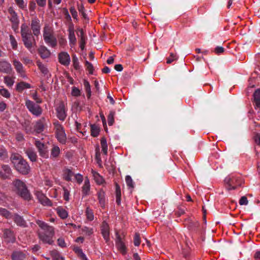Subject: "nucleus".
I'll use <instances>...</instances> for the list:
<instances>
[{
	"mask_svg": "<svg viewBox=\"0 0 260 260\" xmlns=\"http://www.w3.org/2000/svg\"><path fill=\"white\" fill-rule=\"evenodd\" d=\"M36 222L39 227L44 231L38 232L40 240L43 243L52 244L53 243L52 238L54 235V228L40 220H37Z\"/></svg>",
	"mask_w": 260,
	"mask_h": 260,
	"instance_id": "nucleus-1",
	"label": "nucleus"
},
{
	"mask_svg": "<svg viewBox=\"0 0 260 260\" xmlns=\"http://www.w3.org/2000/svg\"><path fill=\"white\" fill-rule=\"evenodd\" d=\"M11 160L16 170L23 175L28 174L30 168L28 163L18 154H13L11 156Z\"/></svg>",
	"mask_w": 260,
	"mask_h": 260,
	"instance_id": "nucleus-2",
	"label": "nucleus"
},
{
	"mask_svg": "<svg viewBox=\"0 0 260 260\" xmlns=\"http://www.w3.org/2000/svg\"><path fill=\"white\" fill-rule=\"evenodd\" d=\"M21 34L25 47L32 53L36 41L28 26L25 23L21 25Z\"/></svg>",
	"mask_w": 260,
	"mask_h": 260,
	"instance_id": "nucleus-3",
	"label": "nucleus"
},
{
	"mask_svg": "<svg viewBox=\"0 0 260 260\" xmlns=\"http://www.w3.org/2000/svg\"><path fill=\"white\" fill-rule=\"evenodd\" d=\"M14 191L21 198L29 200L31 198L30 194L24 182L19 179H15L13 182Z\"/></svg>",
	"mask_w": 260,
	"mask_h": 260,
	"instance_id": "nucleus-4",
	"label": "nucleus"
},
{
	"mask_svg": "<svg viewBox=\"0 0 260 260\" xmlns=\"http://www.w3.org/2000/svg\"><path fill=\"white\" fill-rule=\"evenodd\" d=\"M43 36L45 43L51 47H54L57 45V40L54 35V31L51 27L45 25L43 28Z\"/></svg>",
	"mask_w": 260,
	"mask_h": 260,
	"instance_id": "nucleus-5",
	"label": "nucleus"
},
{
	"mask_svg": "<svg viewBox=\"0 0 260 260\" xmlns=\"http://www.w3.org/2000/svg\"><path fill=\"white\" fill-rule=\"evenodd\" d=\"M67 104L63 101H58L55 106V110L57 118L61 121H64L67 116Z\"/></svg>",
	"mask_w": 260,
	"mask_h": 260,
	"instance_id": "nucleus-6",
	"label": "nucleus"
},
{
	"mask_svg": "<svg viewBox=\"0 0 260 260\" xmlns=\"http://www.w3.org/2000/svg\"><path fill=\"white\" fill-rule=\"evenodd\" d=\"M54 125L56 131V138L60 143L65 144L67 138L62 126L58 122H55Z\"/></svg>",
	"mask_w": 260,
	"mask_h": 260,
	"instance_id": "nucleus-7",
	"label": "nucleus"
},
{
	"mask_svg": "<svg viewBox=\"0 0 260 260\" xmlns=\"http://www.w3.org/2000/svg\"><path fill=\"white\" fill-rule=\"evenodd\" d=\"M25 106L28 110L36 116H39L42 113V109L41 107L34 103L29 100H26L25 101Z\"/></svg>",
	"mask_w": 260,
	"mask_h": 260,
	"instance_id": "nucleus-8",
	"label": "nucleus"
},
{
	"mask_svg": "<svg viewBox=\"0 0 260 260\" xmlns=\"http://www.w3.org/2000/svg\"><path fill=\"white\" fill-rule=\"evenodd\" d=\"M39 202L44 206H52L51 201L41 191L36 190L35 192Z\"/></svg>",
	"mask_w": 260,
	"mask_h": 260,
	"instance_id": "nucleus-9",
	"label": "nucleus"
},
{
	"mask_svg": "<svg viewBox=\"0 0 260 260\" xmlns=\"http://www.w3.org/2000/svg\"><path fill=\"white\" fill-rule=\"evenodd\" d=\"M31 29L35 36H38L40 34L41 24L40 21L37 18H34L30 23Z\"/></svg>",
	"mask_w": 260,
	"mask_h": 260,
	"instance_id": "nucleus-10",
	"label": "nucleus"
},
{
	"mask_svg": "<svg viewBox=\"0 0 260 260\" xmlns=\"http://www.w3.org/2000/svg\"><path fill=\"white\" fill-rule=\"evenodd\" d=\"M116 246L122 254H125L126 253V248L122 238L117 232L116 233Z\"/></svg>",
	"mask_w": 260,
	"mask_h": 260,
	"instance_id": "nucleus-11",
	"label": "nucleus"
},
{
	"mask_svg": "<svg viewBox=\"0 0 260 260\" xmlns=\"http://www.w3.org/2000/svg\"><path fill=\"white\" fill-rule=\"evenodd\" d=\"M101 234L107 243L110 240V228L109 224L106 222L103 221L101 226Z\"/></svg>",
	"mask_w": 260,
	"mask_h": 260,
	"instance_id": "nucleus-12",
	"label": "nucleus"
},
{
	"mask_svg": "<svg viewBox=\"0 0 260 260\" xmlns=\"http://www.w3.org/2000/svg\"><path fill=\"white\" fill-rule=\"evenodd\" d=\"M58 60L61 64L69 66L71 62L70 55L67 52H61L58 54Z\"/></svg>",
	"mask_w": 260,
	"mask_h": 260,
	"instance_id": "nucleus-13",
	"label": "nucleus"
},
{
	"mask_svg": "<svg viewBox=\"0 0 260 260\" xmlns=\"http://www.w3.org/2000/svg\"><path fill=\"white\" fill-rule=\"evenodd\" d=\"M3 237L5 242L7 243H14L15 241V237L13 232L10 229L3 230Z\"/></svg>",
	"mask_w": 260,
	"mask_h": 260,
	"instance_id": "nucleus-14",
	"label": "nucleus"
},
{
	"mask_svg": "<svg viewBox=\"0 0 260 260\" xmlns=\"http://www.w3.org/2000/svg\"><path fill=\"white\" fill-rule=\"evenodd\" d=\"M35 144L38 149L40 155L42 157L47 158L48 157V151L44 144L39 141H36Z\"/></svg>",
	"mask_w": 260,
	"mask_h": 260,
	"instance_id": "nucleus-15",
	"label": "nucleus"
},
{
	"mask_svg": "<svg viewBox=\"0 0 260 260\" xmlns=\"http://www.w3.org/2000/svg\"><path fill=\"white\" fill-rule=\"evenodd\" d=\"M13 62L14 68L17 73L19 74L21 77L25 78L26 75L22 64L19 61L16 59L13 60Z\"/></svg>",
	"mask_w": 260,
	"mask_h": 260,
	"instance_id": "nucleus-16",
	"label": "nucleus"
},
{
	"mask_svg": "<svg viewBox=\"0 0 260 260\" xmlns=\"http://www.w3.org/2000/svg\"><path fill=\"white\" fill-rule=\"evenodd\" d=\"M68 39L69 45L71 48H74L77 43V39L75 34V30L73 27H70L68 29Z\"/></svg>",
	"mask_w": 260,
	"mask_h": 260,
	"instance_id": "nucleus-17",
	"label": "nucleus"
},
{
	"mask_svg": "<svg viewBox=\"0 0 260 260\" xmlns=\"http://www.w3.org/2000/svg\"><path fill=\"white\" fill-rule=\"evenodd\" d=\"M11 64L5 60H0V72L4 73H10L12 71Z\"/></svg>",
	"mask_w": 260,
	"mask_h": 260,
	"instance_id": "nucleus-18",
	"label": "nucleus"
},
{
	"mask_svg": "<svg viewBox=\"0 0 260 260\" xmlns=\"http://www.w3.org/2000/svg\"><path fill=\"white\" fill-rule=\"evenodd\" d=\"M237 181L236 178L234 176L230 177L228 176L225 178L224 181L226 184V188L228 190H230L232 189H235L236 188V186L234 185L235 182Z\"/></svg>",
	"mask_w": 260,
	"mask_h": 260,
	"instance_id": "nucleus-19",
	"label": "nucleus"
},
{
	"mask_svg": "<svg viewBox=\"0 0 260 260\" xmlns=\"http://www.w3.org/2000/svg\"><path fill=\"white\" fill-rule=\"evenodd\" d=\"M2 171H0V177L3 179L8 178L11 173V170L8 165H3L2 167Z\"/></svg>",
	"mask_w": 260,
	"mask_h": 260,
	"instance_id": "nucleus-20",
	"label": "nucleus"
},
{
	"mask_svg": "<svg viewBox=\"0 0 260 260\" xmlns=\"http://www.w3.org/2000/svg\"><path fill=\"white\" fill-rule=\"evenodd\" d=\"M9 11L11 14V18L10 20L13 23L12 28L14 31H16L18 29L19 20L15 12H14L12 10H10Z\"/></svg>",
	"mask_w": 260,
	"mask_h": 260,
	"instance_id": "nucleus-21",
	"label": "nucleus"
},
{
	"mask_svg": "<svg viewBox=\"0 0 260 260\" xmlns=\"http://www.w3.org/2000/svg\"><path fill=\"white\" fill-rule=\"evenodd\" d=\"M98 198L101 207L104 208L106 204L105 192L103 189L100 190L98 193Z\"/></svg>",
	"mask_w": 260,
	"mask_h": 260,
	"instance_id": "nucleus-22",
	"label": "nucleus"
},
{
	"mask_svg": "<svg viewBox=\"0 0 260 260\" xmlns=\"http://www.w3.org/2000/svg\"><path fill=\"white\" fill-rule=\"evenodd\" d=\"M12 260H24L26 257V254L22 251H14L12 254Z\"/></svg>",
	"mask_w": 260,
	"mask_h": 260,
	"instance_id": "nucleus-23",
	"label": "nucleus"
},
{
	"mask_svg": "<svg viewBox=\"0 0 260 260\" xmlns=\"http://www.w3.org/2000/svg\"><path fill=\"white\" fill-rule=\"evenodd\" d=\"M39 53L42 58H47L50 55V51L45 46H41L39 49Z\"/></svg>",
	"mask_w": 260,
	"mask_h": 260,
	"instance_id": "nucleus-24",
	"label": "nucleus"
},
{
	"mask_svg": "<svg viewBox=\"0 0 260 260\" xmlns=\"http://www.w3.org/2000/svg\"><path fill=\"white\" fill-rule=\"evenodd\" d=\"M55 210L61 218L66 219L68 217V212L62 207H58Z\"/></svg>",
	"mask_w": 260,
	"mask_h": 260,
	"instance_id": "nucleus-25",
	"label": "nucleus"
},
{
	"mask_svg": "<svg viewBox=\"0 0 260 260\" xmlns=\"http://www.w3.org/2000/svg\"><path fill=\"white\" fill-rule=\"evenodd\" d=\"M90 188V185L89 180L86 178L84 182L83 186H82V192L84 196H86L88 194Z\"/></svg>",
	"mask_w": 260,
	"mask_h": 260,
	"instance_id": "nucleus-26",
	"label": "nucleus"
},
{
	"mask_svg": "<svg viewBox=\"0 0 260 260\" xmlns=\"http://www.w3.org/2000/svg\"><path fill=\"white\" fill-rule=\"evenodd\" d=\"M74 174L72 171L69 169H66L63 170V178L67 181H71Z\"/></svg>",
	"mask_w": 260,
	"mask_h": 260,
	"instance_id": "nucleus-27",
	"label": "nucleus"
},
{
	"mask_svg": "<svg viewBox=\"0 0 260 260\" xmlns=\"http://www.w3.org/2000/svg\"><path fill=\"white\" fill-rule=\"evenodd\" d=\"M8 158L7 149L3 145H0V160H6Z\"/></svg>",
	"mask_w": 260,
	"mask_h": 260,
	"instance_id": "nucleus-28",
	"label": "nucleus"
},
{
	"mask_svg": "<svg viewBox=\"0 0 260 260\" xmlns=\"http://www.w3.org/2000/svg\"><path fill=\"white\" fill-rule=\"evenodd\" d=\"M30 88V85L24 82H19L16 85V90L18 91H22L25 89H29Z\"/></svg>",
	"mask_w": 260,
	"mask_h": 260,
	"instance_id": "nucleus-29",
	"label": "nucleus"
},
{
	"mask_svg": "<svg viewBox=\"0 0 260 260\" xmlns=\"http://www.w3.org/2000/svg\"><path fill=\"white\" fill-rule=\"evenodd\" d=\"M115 195H116V202L119 205L121 203V189L120 186L118 184L115 185Z\"/></svg>",
	"mask_w": 260,
	"mask_h": 260,
	"instance_id": "nucleus-30",
	"label": "nucleus"
},
{
	"mask_svg": "<svg viewBox=\"0 0 260 260\" xmlns=\"http://www.w3.org/2000/svg\"><path fill=\"white\" fill-rule=\"evenodd\" d=\"M60 153V150L58 146L56 145H53V147L51 150V158H56L57 157Z\"/></svg>",
	"mask_w": 260,
	"mask_h": 260,
	"instance_id": "nucleus-31",
	"label": "nucleus"
},
{
	"mask_svg": "<svg viewBox=\"0 0 260 260\" xmlns=\"http://www.w3.org/2000/svg\"><path fill=\"white\" fill-rule=\"evenodd\" d=\"M25 153L31 161H36L37 160V155L34 150L28 149L26 150Z\"/></svg>",
	"mask_w": 260,
	"mask_h": 260,
	"instance_id": "nucleus-32",
	"label": "nucleus"
},
{
	"mask_svg": "<svg viewBox=\"0 0 260 260\" xmlns=\"http://www.w3.org/2000/svg\"><path fill=\"white\" fill-rule=\"evenodd\" d=\"M101 144L102 147V151L105 155H107L108 153V145L107 143L106 139L103 137L101 140Z\"/></svg>",
	"mask_w": 260,
	"mask_h": 260,
	"instance_id": "nucleus-33",
	"label": "nucleus"
},
{
	"mask_svg": "<svg viewBox=\"0 0 260 260\" xmlns=\"http://www.w3.org/2000/svg\"><path fill=\"white\" fill-rule=\"evenodd\" d=\"M254 101L255 106L257 108L260 107V89H257L253 94Z\"/></svg>",
	"mask_w": 260,
	"mask_h": 260,
	"instance_id": "nucleus-34",
	"label": "nucleus"
},
{
	"mask_svg": "<svg viewBox=\"0 0 260 260\" xmlns=\"http://www.w3.org/2000/svg\"><path fill=\"white\" fill-rule=\"evenodd\" d=\"M14 219L15 222L17 224V225L21 226H25V221L20 216L18 215H15Z\"/></svg>",
	"mask_w": 260,
	"mask_h": 260,
	"instance_id": "nucleus-35",
	"label": "nucleus"
},
{
	"mask_svg": "<svg viewBox=\"0 0 260 260\" xmlns=\"http://www.w3.org/2000/svg\"><path fill=\"white\" fill-rule=\"evenodd\" d=\"M92 174L96 182L99 184L103 183L104 180L101 176L96 172L92 170Z\"/></svg>",
	"mask_w": 260,
	"mask_h": 260,
	"instance_id": "nucleus-36",
	"label": "nucleus"
},
{
	"mask_svg": "<svg viewBox=\"0 0 260 260\" xmlns=\"http://www.w3.org/2000/svg\"><path fill=\"white\" fill-rule=\"evenodd\" d=\"M37 64L40 70V71L44 75H46L48 74L49 71L47 68L40 61H37Z\"/></svg>",
	"mask_w": 260,
	"mask_h": 260,
	"instance_id": "nucleus-37",
	"label": "nucleus"
},
{
	"mask_svg": "<svg viewBox=\"0 0 260 260\" xmlns=\"http://www.w3.org/2000/svg\"><path fill=\"white\" fill-rule=\"evenodd\" d=\"M90 127L91 136L94 137H97L100 132V128L98 126L95 124H91Z\"/></svg>",
	"mask_w": 260,
	"mask_h": 260,
	"instance_id": "nucleus-38",
	"label": "nucleus"
},
{
	"mask_svg": "<svg viewBox=\"0 0 260 260\" xmlns=\"http://www.w3.org/2000/svg\"><path fill=\"white\" fill-rule=\"evenodd\" d=\"M93 233V229L91 228L84 226L81 229V234L86 236H90Z\"/></svg>",
	"mask_w": 260,
	"mask_h": 260,
	"instance_id": "nucleus-39",
	"label": "nucleus"
},
{
	"mask_svg": "<svg viewBox=\"0 0 260 260\" xmlns=\"http://www.w3.org/2000/svg\"><path fill=\"white\" fill-rule=\"evenodd\" d=\"M83 85L85 89L86 92H87V96L88 98H90L91 94L90 85L89 82L87 80H84Z\"/></svg>",
	"mask_w": 260,
	"mask_h": 260,
	"instance_id": "nucleus-40",
	"label": "nucleus"
},
{
	"mask_svg": "<svg viewBox=\"0 0 260 260\" xmlns=\"http://www.w3.org/2000/svg\"><path fill=\"white\" fill-rule=\"evenodd\" d=\"M0 214L2 216L5 217L7 219H10L12 217V214L7 209L4 208H0Z\"/></svg>",
	"mask_w": 260,
	"mask_h": 260,
	"instance_id": "nucleus-41",
	"label": "nucleus"
},
{
	"mask_svg": "<svg viewBox=\"0 0 260 260\" xmlns=\"http://www.w3.org/2000/svg\"><path fill=\"white\" fill-rule=\"evenodd\" d=\"M86 215L87 219L89 221H92L94 219V214L92 210L89 207L86 210Z\"/></svg>",
	"mask_w": 260,
	"mask_h": 260,
	"instance_id": "nucleus-42",
	"label": "nucleus"
},
{
	"mask_svg": "<svg viewBox=\"0 0 260 260\" xmlns=\"http://www.w3.org/2000/svg\"><path fill=\"white\" fill-rule=\"evenodd\" d=\"M73 66L75 69L79 70L80 69V64L78 58L77 56L74 54L72 56Z\"/></svg>",
	"mask_w": 260,
	"mask_h": 260,
	"instance_id": "nucleus-43",
	"label": "nucleus"
},
{
	"mask_svg": "<svg viewBox=\"0 0 260 260\" xmlns=\"http://www.w3.org/2000/svg\"><path fill=\"white\" fill-rule=\"evenodd\" d=\"M4 82L8 87H11L14 83V80L10 77L6 76L4 78Z\"/></svg>",
	"mask_w": 260,
	"mask_h": 260,
	"instance_id": "nucleus-44",
	"label": "nucleus"
},
{
	"mask_svg": "<svg viewBox=\"0 0 260 260\" xmlns=\"http://www.w3.org/2000/svg\"><path fill=\"white\" fill-rule=\"evenodd\" d=\"M51 254L53 260H64L63 257L60 256L59 253L56 250L52 251L51 252Z\"/></svg>",
	"mask_w": 260,
	"mask_h": 260,
	"instance_id": "nucleus-45",
	"label": "nucleus"
},
{
	"mask_svg": "<svg viewBox=\"0 0 260 260\" xmlns=\"http://www.w3.org/2000/svg\"><path fill=\"white\" fill-rule=\"evenodd\" d=\"M10 41L12 48L16 50L17 48V42L13 35H10Z\"/></svg>",
	"mask_w": 260,
	"mask_h": 260,
	"instance_id": "nucleus-46",
	"label": "nucleus"
},
{
	"mask_svg": "<svg viewBox=\"0 0 260 260\" xmlns=\"http://www.w3.org/2000/svg\"><path fill=\"white\" fill-rule=\"evenodd\" d=\"M114 111H110L109 115L108 116V122L109 125H112L114 122V116L115 115Z\"/></svg>",
	"mask_w": 260,
	"mask_h": 260,
	"instance_id": "nucleus-47",
	"label": "nucleus"
},
{
	"mask_svg": "<svg viewBox=\"0 0 260 260\" xmlns=\"http://www.w3.org/2000/svg\"><path fill=\"white\" fill-rule=\"evenodd\" d=\"M0 94L4 98L9 99L11 96V93L6 88H2L0 89Z\"/></svg>",
	"mask_w": 260,
	"mask_h": 260,
	"instance_id": "nucleus-48",
	"label": "nucleus"
},
{
	"mask_svg": "<svg viewBox=\"0 0 260 260\" xmlns=\"http://www.w3.org/2000/svg\"><path fill=\"white\" fill-rule=\"evenodd\" d=\"M125 182H126L127 185L128 187H129L131 188L134 187V183L133 182V180L132 177L129 175L126 176Z\"/></svg>",
	"mask_w": 260,
	"mask_h": 260,
	"instance_id": "nucleus-49",
	"label": "nucleus"
},
{
	"mask_svg": "<svg viewBox=\"0 0 260 260\" xmlns=\"http://www.w3.org/2000/svg\"><path fill=\"white\" fill-rule=\"evenodd\" d=\"M85 66L86 67V69L89 72V73L91 75L93 74V71H94V68H93V66L92 64V63L89 62L88 61L86 60L85 61Z\"/></svg>",
	"mask_w": 260,
	"mask_h": 260,
	"instance_id": "nucleus-50",
	"label": "nucleus"
},
{
	"mask_svg": "<svg viewBox=\"0 0 260 260\" xmlns=\"http://www.w3.org/2000/svg\"><path fill=\"white\" fill-rule=\"evenodd\" d=\"M140 237L138 233H136L134 236V245L136 246H138L140 244Z\"/></svg>",
	"mask_w": 260,
	"mask_h": 260,
	"instance_id": "nucleus-51",
	"label": "nucleus"
},
{
	"mask_svg": "<svg viewBox=\"0 0 260 260\" xmlns=\"http://www.w3.org/2000/svg\"><path fill=\"white\" fill-rule=\"evenodd\" d=\"M76 32H77V34L78 37L79 38V39H81V38L83 39V38H86V37L85 36L83 29H82L80 27L77 28V30H76Z\"/></svg>",
	"mask_w": 260,
	"mask_h": 260,
	"instance_id": "nucleus-52",
	"label": "nucleus"
},
{
	"mask_svg": "<svg viewBox=\"0 0 260 260\" xmlns=\"http://www.w3.org/2000/svg\"><path fill=\"white\" fill-rule=\"evenodd\" d=\"M177 59V56L175 54H174L173 53H171L169 57L167 58V63H171L174 60H176Z\"/></svg>",
	"mask_w": 260,
	"mask_h": 260,
	"instance_id": "nucleus-53",
	"label": "nucleus"
},
{
	"mask_svg": "<svg viewBox=\"0 0 260 260\" xmlns=\"http://www.w3.org/2000/svg\"><path fill=\"white\" fill-rule=\"evenodd\" d=\"M36 128L38 132H41L43 130L44 125L41 121H38L36 125Z\"/></svg>",
	"mask_w": 260,
	"mask_h": 260,
	"instance_id": "nucleus-54",
	"label": "nucleus"
},
{
	"mask_svg": "<svg viewBox=\"0 0 260 260\" xmlns=\"http://www.w3.org/2000/svg\"><path fill=\"white\" fill-rule=\"evenodd\" d=\"M16 3L17 5L20 8H24L26 6V4L24 3L23 0H15Z\"/></svg>",
	"mask_w": 260,
	"mask_h": 260,
	"instance_id": "nucleus-55",
	"label": "nucleus"
},
{
	"mask_svg": "<svg viewBox=\"0 0 260 260\" xmlns=\"http://www.w3.org/2000/svg\"><path fill=\"white\" fill-rule=\"evenodd\" d=\"M72 94L75 96H79L80 95V91L77 87H73L72 90Z\"/></svg>",
	"mask_w": 260,
	"mask_h": 260,
	"instance_id": "nucleus-56",
	"label": "nucleus"
},
{
	"mask_svg": "<svg viewBox=\"0 0 260 260\" xmlns=\"http://www.w3.org/2000/svg\"><path fill=\"white\" fill-rule=\"evenodd\" d=\"M69 191L66 188H63V198L66 201H69L70 198Z\"/></svg>",
	"mask_w": 260,
	"mask_h": 260,
	"instance_id": "nucleus-57",
	"label": "nucleus"
},
{
	"mask_svg": "<svg viewBox=\"0 0 260 260\" xmlns=\"http://www.w3.org/2000/svg\"><path fill=\"white\" fill-rule=\"evenodd\" d=\"M248 200L247 198L245 196L241 197L239 200V204L240 205H247L248 204Z\"/></svg>",
	"mask_w": 260,
	"mask_h": 260,
	"instance_id": "nucleus-58",
	"label": "nucleus"
},
{
	"mask_svg": "<svg viewBox=\"0 0 260 260\" xmlns=\"http://www.w3.org/2000/svg\"><path fill=\"white\" fill-rule=\"evenodd\" d=\"M74 176L75 179H76V180L79 184H80L82 182V181H83L82 175H81L80 174H74Z\"/></svg>",
	"mask_w": 260,
	"mask_h": 260,
	"instance_id": "nucleus-59",
	"label": "nucleus"
},
{
	"mask_svg": "<svg viewBox=\"0 0 260 260\" xmlns=\"http://www.w3.org/2000/svg\"><path fill=\"white\" fill-rule=\"evenodd\" d=\"M86 44V38L79 39V45L82 50H84Z\"/></svg>",
	"mask_w": 260,
	"mask_h": 260,
	"instance_id": "nucleus-60",
	"label": "nucleus"
},
{
	"mask_svg": "<svg viewBox=\"0 0 260 260\" xmlns=\"http://www.w3.org/2000/svg\"><path fill=\"white\" fill-rule=\"evenodd\" d=\"M70 11L73 18L77 19L78 17V13L75 9L73 7H71Z\"/></svg>",
	"mask_w": 260,
	"mask_h": 260,
	"instance_id": "nucleus-61",
	"label": "nucleus"
},
{
	"mask_svg": "<svg viewBox=\"0 0 260 260\" xmlns=\"http://www.w3.org/2000/svg\"><path fill=\"white\" fill-rule=\"evenodd\" d=\"M38 6L44 7L46 5V0H36Z\"/></svg>",
	"mask_w": 260,
	"mask_h": 260,
	"instance_id": "nucleus-62",
	"label": "nucleus"
},
{
	"mask_svg": "<svg viewBox=\"0 0 260 260\" xmlns=\"http://www.w3.org/2000/svg\"><path fill=\"white\" fill-rule=\"evenodd\" d=\"M57 243L58 245L61 247H64L66 246L64 240L62 238H59L57 240Z\"/></svg>",
	"mask_w": 260,
	"mask_h": 260,
	"instance_id": "nucleus-63",
	"label": "nucleus"
},
{
	"mask_svg": "<svg viewBox=\"0 0 260 260\" xmlns=\"http://www.w3.org/2000/svg\"><path fill=\"white\" fill-rule=\"evenodd\" d=\"M224 51V48L222 47L217 46L215 49V52L217 54H220Z\"/></svg>",
	"mask_w": 260,
	"mask_h": 260,
	"instance_id": "nucleus-64",
	"label": "nucleus"
}]
</instances>
